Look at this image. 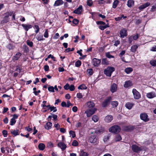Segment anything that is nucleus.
Segmentation results:
<instances>
[{
	"mask_svg": "<svg viewBox=\"0 0 156 156\" xmlns=\"http://www.w3.org/2000/svg\"><path fill=\"white\" fill-rule=\"evenodd\" d=\"M92 134L90 136L89 140L90 142L95 145L98 144L99 143V139L98 135L95 133H92Z\"/></svg>",
	"mask_w": 156,
	"mask_h": 156,
	"instance_id": "nucleus-1",
	"label": "nucleus"
},
{
	"mask_svg": "<svg viewBox=\"0 0 156 156\" xmlns=\"http://www.w3.org/2000/svg\"><path fill=\"white\" fill-rule=\"evenodd\" d=\"M115 71V68L114 67L112 66H108L104 69V73L106 76L110 77L112 73Z\"/></svg>",
	"mask_w": 156,
	"mask_h": 156,
	"instance_id": "nucleus-2",
	"label": "nucleus"
},
{
	"mask_svg": "<svg viewBox=\"0 0 156 156\" xmlns=\"http://www.w3.org/2000/svg\"><path fill=\"white\" fill-rule=\"evenodd\" d=\"M121 130L120 127L117 125H114L109 129V132L114 133L115 134H118L120 132Z\"/></svg>",
	"mask_w": 156,
	"mask_h": 156,
	"instance_id": "nucleus-3",
	"label": "nucleus"
},
{
	"mask_svg": "<svg viewBox=\"0 0 156 156\" xmlns=\"http://www.w3.org/2000/svg\"><path fill=\"white\" fill-rule=\"evenodd\" d=\"M123 131L126 132H131L134 129H137V127H135L134 126L132 125L128 126H123L122 127Z\"/></svg>",
	"mask_w": 156,
	"mask_h": 156,
	"instance_id": "nucleus-4",
	"label": "nucleus"
},
{
	"mask_svg": "<svg viewBox=\"0 0 156 156\" xmlns=\"http://www.w3.org/2000/svg\"><path fill=\"white\" fill-rule=\"evenodd\" d=\"M112 99V97H108L105 99L102 103V106L103 108H106L109 105Z\"/></svg>",
	"mask_w": 156,
	"mask_h": 156,
	"instance_id": "nucleus-5",
	"label": "nucleus"
},
{
	"mask_svg": "<svg viewBox=\"0 0 156 156\" xmlns=\"http://www.w3.org/2000/svg\"><path fill=\"white\" fill-rule=\"evenodd\" d=\"M140 118L141 120L145 122H147L150 120L147 114L145 112H143L140 114Z\"/></svg>",
	"mask_w": 156,
	"mask_h": 156,
	"instance_id": "nucleus-6",
	"label": "nucleus"
},
{
	"mask_svg": "<svg viewBox=\"0 0 156 156\" xmlns=\"http://www.w3.org/2000/svg\"><path fill=\"white\" fill-rule=\"evenodd\" d=\"M13 14V11H10L8 12L5 13V16L4 18V20L5 23L8 22L9 21V17L11 16Z\"/></svg>",
	"mask_w": 156,
	"mask_h": 156,
	"instance_id": "nucleus-7",
	"label": "nucleus"
},
{
	"mask_svg": "<svg viewBox=\"0 0 156 156\" xmlns=\"http://www.w3.org/2000/svg\"><path fill=\"white\" fill-rule=\"evenodd\" d=\"M97 109V108H93L87 110L85 112V113L86 114L87 116L89 117L94 114Z\"/></svg>",
	"mask_w": 156,
	"mask_h": 156,
	"instance_id": "nucleus-8",
	"label": "nucleus"
},
{
	"mask_svg": "<svg viewBox=\"0 0 156 156\" xmlns=\"http://www.w3.org/2000/svg\"><path fill=\"white\" fill-rule=\"evenodd\" d=\"M132 92L134 98L135 99H138L140 98V94L136 89H133V90Z\"/></svg>",
	"mask_w": 156,
	"mask_h": 156,
	"instance_id": "nucleus-9",
	"label": "nucleus"
},
{
	"mask_svg": "<svg viewBox=\"0 0 156 156\" xmlns=\"http://www.w3.org/2000/svg\"><path fill=\"white\" fill-rule=\"evenodd\" d=\"M83 11V9L82 5H80L79 7L75 9L73 12V13L78 15H81L82 12Z\"/></svg>",
	"mask_w": 156,
	"mask_h": 156,
	"instance_id": "nucleus-10",
	"label": "nucleus"
},
{
	"mask_svg": "<svg viewBox=\"0 0 156 156\" xmlns=\"http://www.w3.org/2000/svg\"><path fill=\"white\" fill-rule=\"evenodd\" d=\"M131 149L134 152L138 153L141 150V147L136 144H133L131 146Z\"/></svg>",
	"mask_w": 156,
	"mask_h": 156,
	"instance_id": "nucleus-11",
	"label": "nucleus"
},
{
	"mask_svg": "<svg viewBox=\"0 0 156 156\" xmlns=\"http://www.w3.org/2000/svg\"><path fill=\"white\" fill-rule=\"evenodd\" d=\"M21 55L22 54L21 53L19 52H18L15 54H14V55L12 57V60L13 61V62H15L16 61L19 60L20 57H21Z\"/></svg>",
	"mask_w": 156,
	"mask_h": 156,
	"instance_id": "nucleus-12",
	"label": "nucleus"
},
{
	"mask_svg": "<svg viewBox=\"0 0 156 156\" xmlns=\"http://www.w3.org/2000/svg\"><path fill=\"white\" fill-rule=\"evenodd\" d=\"M23 29L26 31H27L29 29L32 28L33 26L30 24H21Z\"/></svg>",
	"mask_w": 156,
	"mask_h": 156,
	"instance_id": "nucleus-13",
	"label": "nucleus"
},
{
	"mask_svg": "<svg viewBox=\"0 0 156 156\" xmlns=\"http://www.w3.org/2000/svg\"><path fill=\"white\" fill-rule=\"evenodd\" d=\"M93 65L94 66H98L101 62V59L94 58L92 60Z\"/></svg>",
	"mask_w": 156,
	"mask_h": 156,
	"instance_id": "nucleus-14",
	"label": "nucleus"
},
{
	"mask_svg": "<svg viewBox=\"0 0 156 156\" xmlns=\"http://www.w3.org/2000/svg\"><path fill=\"white\" fill-rule=\"evenodd\" d=\"M120 37L122 38L126 37L127 34V30L125 29H122L120 31Z\"/></svg>",
	"mask_w": 156,
	"mask_h": 156,
	"instance_id": "nucleus-15",
	"label": "nucleus"
},
{
	"mask_svg": "<svg viewBox=\"0 0 156 156\" xmlns=\"http://www.w3.org/2000/svg\"><path fill=\"white\" fill-rule=\"evenodd\" d=\"M117 90V85L115 83L112 84L111 86L110 90L112 93L116 92Z\"/></svg>",
	"mask_w": 156,
	"mask_h": 156,
	"instance_id": "nucleus-16",
	"label": "nucleus"
},
{
	"mask_svg": "<svg viewBox=\"0 0 156 156\" xmlns=\"http://www.w3.org/2000/svg\"><path fill=\"white\" fill-rule=\"evenodd\" d=\"M147 97L148 98H152L156 97L155 93L154 91L147 93L146 94Z\"/></svg>",
	"mask_w": 156,
	"mask_h": 156,
	"instance_id": "nucleus-17",
	"label": "nucleus"
},
{
	"mask_svg": "<svg viewBox=\"0 0 156 156\" xmlns=\"http://www.w3.org/2000/svg\"><path fill=\"white\" fill-rule=\"evenodd\" d=\"M139 46V45L137 44L133 45L131 47L130 51L135 53Z\"/></svg>",
	"mask_w": 156,
	"mask_h": 156,
	"instance_id": "nucleus-18",
	"label": "nucleus"
},
{
	"mask_svg": "<svg viewBox=\"0 0 156 156\" xmlns=\"http://www.w3.org/2000/svg\"><path fill=\"white\" fill-rule=\"evenodd\" d=\"M57 146L61 148L62 151H64L66 148V145L62 142H59Z\"/></svg>",
	"mask_w": 156,
	"mask_h": 156,
	"instance_id": "nucleus-19",
	"label": "nucleus"
},
{
	"mask_svg": "<svg viewBox=\"0 0 156 156\" xmlns=\"http://www.w3.org/2000/svg\"><path fill=\"white\" fill-rule=\"evenodd\" d=\"M133 85L132 82L130 80H128L125 81L124 85V87L126 88H127Z\"/></svg>",
	"mask_w": 156,
	"mask_h": 156,
	"instance_id": "nucleus-20",
	"label": "nucleus"
},
{
	"mask_svg": "<svg viewBox=\"0 0 156 156\" xmlns=\"http://www.w3.org/2000/svg\"><path fill=\"white\" fill-rule=\"evenodd\" d=\"M113 119V117L111 115H108L105 118V121L108 123L111 122Z\"/></svg>",
	"mask_w": 156,
	"mask_h": 156,
	"instance_id": "nucleus-21",
	"label": "nucleus"
},
{
	"mask_svg": "<svg viewBox=\"0 0 156 156\" xmlns=\"http://www.w3.org/2000/svg\"><path fill=\"white\" fill-rule=\"evenodd\" d=\"M11 133L14 136L19 135L20 133L19 129H16L12 130L11 131Z\"/></svg>",
	"mask_w": 156,
	"mask_h": 156,
	"instance_id": "nucleus-22",
	"label": "nucleus"
},
{
	"mask_svg": "<svg viewBox=\"0 0 156 156\" xmlns=\"http://www.w3.org/2000/svg\"><path fill=\"white\" fill-rule=\"evenodd\" d=\"M104 128L103 127H101L100 128H98L95 129V133L97 135L98 133H103L104 131Z\"/></svg>",
	"mask_w": 156,
	"mask_h": 156,
	"instance_id": "nucleus-23",
	"label": "nucleus"
},
{
	"mask_svg": "<svg viewBox=\"0 0 156 156\" xmlns=\"http://www.w3.org/2000/svg\"><path fill=\"white\" fill-rule=\"evenodd\" d=\"M63 1L62 0H57L55 1L54 6H57L61 5L63 4Z\"/></svg>",
	"mask_w": 156,
	"mask_h": 156,
	"instance_id": "nucleus-24",
	"label": "nucleus"
},
{
	"mask_svg": "<svg viewBox=\"0 0 156 156\" xmlns=\"http://www.w3.org/2000/svg\"><path fill=\"white\" fill-rule=\"evenodd\" d=\"M87 106L89 108H93L95 106V104L92 101H90L87 102Z\"/></svg>",
	"mask_w": 156,
	"mask_h": 156,
	"instance_id": "nucleus-25",
	"label": "nucleus"
},
{
	"mask_svg": "<svg viewBox=\"0 0 156 156\" xmlns=\"http://www.w3.org/2000/svg\"><path fill=\"white\" fill-rule=\"evenodd\" d=\"M133 70V69L131 67H128L124 69V72L127 74L130 73Z\"/></svg>",
	"mask_w": 156,
	"mask_h": 156,
	"instance_id": "nucleus-26",
	"label": "nucleus"
},
{
	"mask_svg": "<svg viewBox=\"0 0 156 156\" xmlns=\"http://www.w3.org/2000/svg\"><path fill=\"white\" fill-rule=\"evenodd\" d=\"M134 105V104L133 103L130 102H128L126 103V104L125 107L127 109H130L132 108Z\"/></svg>",
	"mask_w": 156,
	"mask_h": 156,
	"instance_id": "nucleus-27",
	"label": "nucleus"
},
{
	"mask_svg": "<svg viewBox=\"0 0 156 156\" xmlns=\"http://www.w3.org/2000/svg\"><path fill=\"white\" fill-rule=\"evenodd\" d=\"M52 123L50 122H48L44 126L45 128L47 130H49L51 128Z\"/></svg>",
	"mask_w": 156,
	"mask_h": 156,
	"instance_id": "nucleus-28",
	"label": "nucleus"
},
{
	"mask_svg": "<svg viewBox=\"0 0 156 156\" xmlns=\"http://www.w3.org/2000/svg\"><path fill=\"white\" fill-rule=\"evenodd\" d=\"M134 4V1L133 0H128V1L127 5L129 7L131 8Z\"/></svg>",
	"mask_w": 156,
	"mask_h": 156,
	"instance_id": "nucleus-29",
	"label": "nucleus"
},
{
	"mask_svg": "<svg viewBox=\"0 0 156 156\" xmlns=\"http://www.w3.org/2000/svg\"><path fill=\"white\" fill-rule=\"evenodd\" d=\"M36 38L38 41H43L45 39L43 38V35L41 34L37 35Z\"/></svg>",
	"mask_w": 156,
	"mask_h": 156,
	"instance_id": "nucleus-30",
	"label": "nucleus"
},
{
	"mask_svg": "<svg viewBox=\"0 0 156 156\" xmlns=\"http://www.w3.org/2000/svg\"><path fill=\"white\" fill-rule=\"evenodd\" d=\"M38 148L40 150L43 151L45 148V145L43 143H40L38 145Z\"/></svg>",
	"mask_w": 156,
	"mask_h": 156,
	"instance_id": "nucleus-31",
	"label": "nucleus"
},
{
	"mask_svg": "<svg viewBox=\"0 0 156 156\" xmlns=\"http://www.w3.org/2000/svg\"><path fill=\"white\" fill-rule=\"evenodd\" d=\"M87 88V87L83 84L80 85L78 87V89L79 90H86Z\"/></svg>",
	"mask_w": 156,
	"mask_h": 156,
	"instance_id": "nucleus-32",
	"label": "nucleus"
},
{
	"mask_svg": "<svg viewBox=\"0 0 156 156\" xmlns=\"http://www.w3.org/2000/svg\"><path fill=\"white\" fill-rule=\"evenodd\" d=\"M111 105H112V106L113 108H116L118 106L119 103L117 101H112L111 103Z\"/></svg>",
	"mask_w": 156,
	"mask_h": 156,
	"instance_id": "nucleus-33",
	"label": "nucleus"
},
{
	"mask_svg": "<svg viewBox=\"0 0 156 156\" xmlns=\"http://www.w3.org/2000/svg\"><path fill=\"white\" fill-rule=\"evenodd\" d=\"M119 3V1L118 0H115L113 3L112 8L115 9L117 7Z\"/></svg>",
	"mask_w": 156,
	"mask_h": 156,
	"instance_id": "nucleus-34",
	"label": "nucleus"
},
{
	"mask_svg": "<svg viewBox=\"0 0 156 156\" xmlns=\"http://www.w3.org/2000/svg\"><path fill=\"white\" fill-rule=\"evenodd\" d=\"M23 48L24 52L27 53L29 51V48L26 45L24 44L23 46Z\"/></svg>",
	"mask_w": 156,
	"mask_h": 156,
	"instance_id": "nucleus-35",
	"label": "nucleus"
},
{
	"mask_svg": "<svg viewBox=\"0 0 156 156\" xmlns=\"http://www.w3.org/2000/svg\"><path fill=\"white\" fill-rule=\"evenodd\" d=\"M102 63L103 65H108L109 64V62L106 58H104L102 60Z\"/></svg>",
	"mask_w": 156,
	"mask_h": 156,
	"instance_id": "nucleus-36",
	"label": "nucleus"
},
{
	"mask_svg": "<svg viewBox=\"0 0 156 156\" xmlns=\"http://www.w3.org/2000/svg\"><path fill=\"white\" fill-rule=\"evenodd\" d=\"M87 74L90 76H91L94 73L93 69L92 68L87 69Z\"/></svg>",
	"mask_w": 156,
	"mask_h": 156,
	"instance_id": "nucleus-37",
	"label": "nucleus"
},
{
	"mask_svg": "<svg viewBox=\"0 0 156 156\" xmlns=\"http://www.w3.org/2000/svg\"><path fill=\"white\" fill-rule=\"evenodd\" d=\"M122 139L121 136L119 135H116L115 137V140L116 141H119Z\"/></svg>",
	"mask_w": 156,
	"mask_h": 156,
	"instance_id": "nucleus-38",
	"label": "nucleus"
},
{
	"mask_svg": "<svg viewBox=\"0 0 156 156\" xmlns=\"http://www.w3.org/2000/svg\"><path fill=\"white\" fill-rule=\"evenodd\" d=\"M81 61L80 60H78L75 62V66L76 67H79L81 66Z\"/></svg>",
	"mask_w": 156,
	"mask_h": 156,
	"instance_id": "nucleus-39",
	"label": "nucleus"
},
{
	"mask_svg": "<svg viewBox=\"0 0 156 156\" xmlns=\"http://www.w3.org/2000/svg\"><path fill=\"white\" fill-rule=\"evenodd\" d=\"M79 22V20L76 18L73 19L72 21V23L76 25H78Z\"/></svg>",
	"mask_w": 156,
	"mask_h": 156,
	"instance_id": "nucleus-40",
	"label": "nucleus"
},
{
	"mask_svg": "<svg viewBox=\"0 0 156 156\" xmlns=\"http://www.w3.org/2000/svg\"><path fill=\"white\" fill-rule=\"evenodd\" d=\"M16 122V119L12 118L10 121V125L11 126L14 125Z\"/></svg>",
	"mask_w": 156,
	"mask_h": 156,
	"instance_id": "nucleus-41",
	"label": "nucleus"
},
{
	"mask_svg": "<svg viewBox=\"0 0 156 156\" xmlns=\"http://www.w3.org/2000/svg\"><path fill=\"white\" fill-rule=\"evenodd\" d=\"M92 119L95 122H96L98 121V118L97 116L94 115L92 117Z\"/></svg>",
	"mask_w": 156,
	"mask_h": 156,
	"instance_id": "nucleus-42",
	"label": "nucleus"
},
{
	"mask_svg": "<svg viewBox=\"0 0 156 156\" xmlns=\"http://www.w3.org/2000/svg\"><path fill=\"white\" fill-rule=\"evenodd\" d=\"M80 156H88V154L87 153L82 151L80 152Z\"/></svg>",
	"mask_w": 156,
	"mask_h": 156,
	"instance_id": "nucleus-43",
	"label": "nucleus"
},
{
	"mask_svg": "<svg viewBox=\"0 0 156 156\" xmlns=\"http://www.w3.org/2000/svg\"><path fill=\"white\" fill-rule=\"evenodd\" d=\"M150 64L153 66H156V60H152L150 61Z\"/></svg>",
	"mask_w": 156,
	"mask_h": 156,
	"instance_id": "nucleus-44",
	"label": "nucleus"
},
{
	"mask_svg": "<svg viewBox=\"0 0 156 156\" xmlns=\"http://www.w3.org/2000/svg\"><path fill=\"white\" fill-rule=\"evenodd\" d=\"M44 36L45 38H48L49 36L48 33V30L46 29L45 30V31L44 34Z\"/></svg>",
	"mask_w": 156,
	"mask_h": 156,
	"instance_id": "nucleus-45",
	"label": "nucleus"
},
{
	"mask_svg": "<svg viewBox=\"0 0 156 156\" xmlns=\"http://www.w3.org/2000/svg\"><path fill=\"white\" fill-rule=\"evenodd\" d=\"M79 145V143L76 140H74L73 141L72 145L73 146L76 147Z\"/></svg>",
	"mask_w": 156,
	"mask_h": 156,
	"instance_id": "nucleus-46",
	"label": "nucleus"
},
{
	"mask_svg": "<svg viewBox=\"0 0 156 156\" xmlns=\"http://www.w3.org/2000/svg\"><path fill=\"white\" fill-rule=\"evenodd\" d=\"M27 44L30 47H32L33 46V43L32 41H30L29 40H27Z\"/></svg>",
	"mask_w": 156,
	"mask_h": 156,
	"instance_id": "nucleus-47",
	"label": "nucleus"
},
{
	"mask_svg": "<svg viewBox=\"0 0 156 156\" xmlns=\"http://www.w3.org/2000/svg\"><path fill=\"white\" fill-rule=\"evenodd\" d=\"M70 135L72 136L73 138H74L76 136V134L75 132L73 130H70L69 132Z\"/></svg>",
	"mask_w": 156,
	"mask_h": 156,
	"instance_id": "nucleus-48",
	"label": "nucleus"
},
{
	"mask_svg": "<svg viewBox=\"0 0 156 156\" xmlns=\"http://www.w3.org/2000/svg\"><path fill=\"white\" fill-rule=\"evenodd\" d=\"M106 57L108 58H114V56L110 54L109 52H108L106 53Z\"/></svg>",
	"mask_w": 156,
	"mask_h": 156,
	"instance_id": "nucleus-49",
	"label": "nucleus"
},
{
	"mask_svg": "<svg viewBox=\"0 0 156 156\" xmlns=\"http://www.w3.org/2000/svg\"><path fill=\"white\" fill-rule=\"evenodd\" d=\"M48 90L50 92H55L54 88L53 86L49 87H48Z\"/></svg>",
	"mask_w": 156,
	"mask_h": 156,
	"instance_id": "nucleus-50",
	"label": "nucleus"
},
{
	"mask_svg": "<svg viewBox=\"0 0 156 156\" xmlns=\"http://www.w3.org/2000/svg\"><path fill=\"white\" fill-rule=\"evenodd\" d=\"M96 23L97 25H105L106 24V23L105 22L101 21H98L96 22Z\"/></svg>",
	"mask_w": 156,
	"mask_h": 156,
	"instance_id": "nucleus-51",
	"label": "nucleus"
},
{
	"mask_svg": "<svg viewBox=\"0 0 156 156\" xmlns=\"http://www.w3.org/2000/svg\"><path fill=\"white\" fill-rule=\"evenodd\" d=\"M93 3V2L91 0H88L87 1V4L88 6H91Z\"/></svg>",
	"mask_w": 156,
	"mask_h": 156,
	"instance_id": "nucleus-52",
	"label": "nucleus"
},
{
	"mask_svg": "<svg viewBox=\"0 0 156 156\" xmlns=\"http://www.w3.org/2000/svg\"><path fill=\"white\" fill-rule=\"evenodd\" d=\"M7 48L9 50H12L13 49L14 47L12 44H9L7 46Z\"/></svg>",
	"mask_w": 156,
	"mask_h": 156,
	"instance_id": "nucleus-53",
	"label": "nucleus"
},
{
	"mask_svg": "<svg viewBox=\"0 0 156 156\" xmlns=\"http://www.w3.org/2000/svg\"><path fill=\"white\" fill-rule=\"evenodd\" d=\"M2 133L4 137H6L7 136L8 132L7 131L5 130H4L2 131Z\"/></svg>",
	"mask_w": 156,
	"mask_h": 156,
	"instance_id": "nucleus-54",
	"label": "nucleus"
},
{
	"mask_svg": "<svg viewBox=\"0 0 156 156\" xmlns=\"http://www.w3.org/2000/svg\"><path fill=\"white\" fill-rule=\"evenodd\" d=\"M133 36H130L128 37V41L129 44H131L133 41Z\"/></svg>",
	"mask_w": 156,
	"mask_h": 156,
	"instance_id": "nucleus-55",
	"label": "nucleus"
},
{
	"mask_svg": "<svg viewBox=\"0 0 156 156\" xmlns=\"http://www.w3.org/2000/svg\"><path fill=\"white\" fill-rule=\"evenodd\" d=\"M34 27L36 28V30L35 31V32L36 33V34H37L39 32L40 30V28L37 25H35Z\"/></svg>",
	"mask_w": 156,
	"mask_h": 156,
	"instance_id": "nucleus-56",
	"label": "nucleus"
},
{
	"mask_svg": "<svg viewBox=\"0 0 156 156\" xmlns=\"http://www.w3.org/2000/svg\"><path fill=\"white\" fill-rule=\"evenodd\" d=\"M69 89L71 91H73L75 89L74 86L73 85H71L70 86H69Z\"/></svg>",
	"mask_w": 156,
	"mask_h": 156,
	"instance_id": "nucleus-57",
	"label": "nucleus"
},
{
	"mask_svg": "<svg viewBox=\"0 0 156 156\" xmlns=\"http://www.w3.org/2000/svg\"><path fill=\"white\" fill-rule=\"evenodd\" d=\"M77 98L79 99H81L83 98V96L81 93H78L76 94Z\"/></svg>",
	"mask_w": 156,
	"mask_h": 156,
	"instance_id": "nucleus-58",
	"label": "nucleus"
},
{
	"mask_svg": "<svg viewBox=\"0 0 156 156\" xmlns=\"http://www.w3.org/2000/svg\"><path fill=\"white\" fill-rule=\"evenodd\" d=\"M109 137L108 136H105L103 138V141L104 142H107L109 139Z\"/></svg>",
	"mask_w": 156,
	"mask_h": 156,
	"instance_id": "nucleus-59",
	"label": "nucleus"
},
{
	"mask_svg": "<svg viewBox=\"0 0 156 156\" xmlns=\"http://www.w3.org/2000/svg\"><path fill=\"white\" fill-rule=\"evenodd\" d=\"M47 146L48 147H53V144L52 142H48L47 144Z\"/></svg>",
	"mask_w": 156,
	"mask_h": 156,
	"instance_id": "nucleus-60",
	"label": "nucleus"
},
{
	"mask_svg": "<svg viewBox=\"0 0 156 156\" xmlns=\"http://www.w3.org/2000/svg\"><path fill=\"white\" fill-rule=\"evenodd\" d=\"M142 5L144 6V8H145L150 5V3L149 2H147Z\"/></svg>",
	"mask_w": 156,
	"mask_h": 156,
	"instance_id": "nucleus-61",
	"label": "nucleus"
},
{
	"mask_svg": "<svg viewBox=\"0 0 156 156\" xmlns=\"http://www.w3.org/2000/svg\"><path fill=\"white\" fill-rule=\"evenodd\" d=\"M99 28L101 30H103L106 28V27L105 26L100 25L99 26Z\"/></svg>",
	"mask_w": 156,
	"mask_h": 156,
	"instance_id": "nucleus-62",
	"label": "nucleus"
},
{
	"mask_svg": "<svg viewBox=\"0 0 156 156\" xmlns=\"http://www.w3.org/2000/svg\"><path fill=\"white\" fill-rule=\"evenodd\" d=\"M64 89L66 90L69 89V85L68 83H66L64 87Z\"/></svg>",
	"mask_w": 156,
	"mask_h": 156,
	"instance_id": "nucleus-63",
	"label": "nucleus"
},
{
	"mask_svg": "<svg viewBox=\"0 0 156 156\" xmlns=\"http://www.w3.org/2000/svg\"><path fill=\"white\" fill-rule=\"evenodd\" d=\"M151 51H156V45L152 47L151 49Z\"/></svg>",
	"mask_w": 156,
	"mask_h": 156,
	"instance_id": "nucleus-64",
	"label": "nucleus"
}]
</instances>
